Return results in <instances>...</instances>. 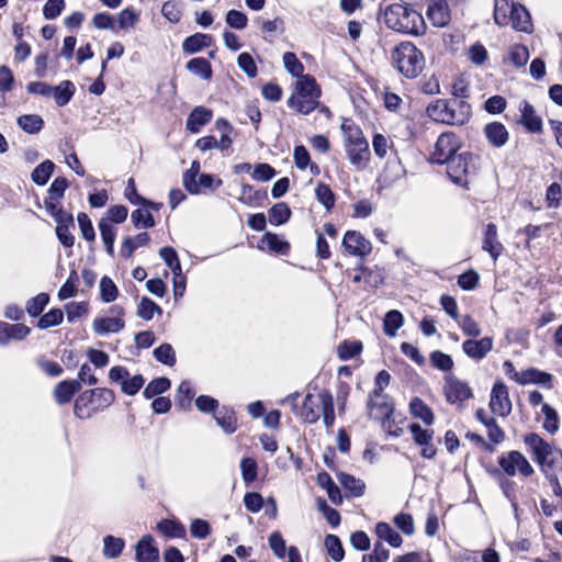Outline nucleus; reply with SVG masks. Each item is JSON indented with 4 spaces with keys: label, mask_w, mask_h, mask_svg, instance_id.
Wrapping results in <instances>:
<instances>
[{
    "label": "nucleus",
    "mask_w": 562,
    "mask_h": 562,
    "mask_svg": "<svg viewBox=\"0 0 562 562\" xmlns=\"http://www.w3.org/2000/svg\"><path fill=\"white\" fill-rule=\"evenodd\" d=\"M411 1L401 0L400 3L387 5L383 11V22L395 32L420 36L427 26L420 12L412 8Z\"/></svg>",
    "instance_id": "obj_1"
},
{
    "label": "nucleus",
    "mask_w": 562,
    "mask_h": 562,
    "mask_svg": "<svg viewBox=\"0 0 562 562\" xmlns=\"http://www.w3.org/2000/svg\"><path fill=\"white\" fill-rule=\"evenodd\" d=\"M427 115L435 122L447 125H463L471 117V105L457 98L437 99L427 106Z\"/></svg>",
    "instance_id": "obj_2"
},
{
    "label": "nucleus",
    "mask_w": 562,
    "mask_h": 562,
    "mask_svg": "<svg viewBox=\"0 0 562 562\" xmlns=\"http://www.w3.org/2000/svg\"><path fill=\"white\" fill-rule=\"evenodd\" d=\"M340 127L344 135V147L350 164L359 170L364 169L370 157V149L362 130L349 119H345Z\"/></svg>",
    "instance_id": "obj_3"
},
{
    "label": "nucleus",
    "mask_w": 562,
    "mask_h": 562,
    "mask_svg": "<svg viewBox=\"0 0 562 562\" xmlns=\"http://www.w3.org/2000/svg\"><path fill=\"white\" fill-rule=\"evenodd\" d=\"M392 65L407 79L417 78L425 68V57L411 42H402L391 52Z\"/></svg>",
    "instance_id": "obj_4"
},
{
    "label": "nucleus",
    "mask_w": 562,
    "mask_h": 562,
    "mask_svg": "<svg viewBox=\"0 0 562 562\" xmlns=\"http://www.w3.org/2000/svg\"><path fill=\"white\" fill-rule=\"evenodd\" d=\"M321 89L313 77L304 76L295 85V92L289 98L288 106L301 114H310L319 105Z\"/></svg>",
    "instance_id": "obj_5"
},
{
    "label": "nucleus",
    "mask_w": 562,
    "mask_h": 562,
    "mask_svg": "<svg viewBox=\"0 0 562 562\" xmlns=\"http://www.w3.org/2000/svg\"><path fill=\"white\" fill-rule=\"evenodd\" d=\"M445 164L450 180L458 186L467 187L470 177L475 175L479 168V157L465 151L450 158Z\"/></svg>",
    "instance_id": "obj_6"
},
{
    "label": "nucleus",
    "mask_w": 562,
    "mask_h": 562,
    "mask_svg": "<svg viewBox=\"0 0 562 562\" xmlns=\"http://www.w3.org/2000/svg\"><path fill=\"white\" fill-rule=\"evenodd\" d=\"M524 441L531 449L535 460L540 465L542 472L553 469L557 460L553 457L551 445L537 434H528Z\"/></svg>",
    "instance_id": "obj_7"
},
{
    "label": "nucleus",
    "mask_w": 562,
    "mask_h": 562,
    "mask_svg": "<svg viewBox=\"0 0 562 562\" xmlns=\"http://www.w3.org/2000/svg\"><path fill=\"white\" fill-rule=\"evenodd\" d=\"M461 147L459 137L452 132H446L439 135L434 151L431 154V161L442 165L457 156V151Z\"/></svg>",
    "instance_id": "obj_8"
},
{
    "label": "nucleus",
    "mask_w": 562,
    "mask_h": 562,
    "mask_svg": "<svg viewBox=\"0 0 562 562\" xmlns=\"http://www.w3.org/2000/svg\"><path fill=\"white\" fill-rule=\"evenodd\" d=\"M109 379L112 382L120 383L121 391L131 396L138 393L145 383V379L142 374L131 376L128 370L121 366H115L110 369Z\"/></svg>",
    "instance_id": "obj_9"
},
{
    "label": "nucleus",
    "mask_w": 562,
    "mask_h": 562,
    "mask_svg": "<svg viewBox=\"0 0 562 562\" xmlns=\"http://www.w3.org/2000/svg\"><path fill=\"white\" fill-rule=\"evenodd\" d=\"M498 464L509 476H514L517 472H519L521 475L527 477L533 473V468L526 459V457L516 450L501 456L498 458Z\"/></svg>",
    "instance_id": "obj_10"
},
{
    "label": "nucleus",
    "mask_w": 562,
    "mask_h": 562,
    "mask_svg": "<svg viewBox=\"0 0 562 562\" xmlns=\"http://www.w3.org/2000/svg\"><path fill=\"white\" fill-rule=\"evenodd\" d=\"M445 396L451 403H462L473 396L471 387L452 374L445 376Z\"/></svg>",
    "instance_id": "obj_11"
},
{
    "label": "nucleus",
    "mask_w": 562,
    "mask_h": 562,
    "mask_svg": "<svg viewBox=\"0 0 562 562\" xmlns=\"http://www.w3.org/2000/svg\"><path fill=\"white\" fill-rule=\"evenodd\" d=\"M490 407L492 412L501 417H506L512 412V402L508 389L503 381H497L491 391Z\"/></svg>",
    "instance_id": "obj_12"
},
{
    "label": "nucleus",
    "mask_w": 562,
    "mask_h": 562,
    "mask_svg": "<svg viewBox=\"0 0 562 562\" xmlns=\"http://www.w3.org/2000/svg\"><path fill=\"white\" fill-rule=\"evenodd\" d=\"M342 246L352 256L366 257L372 250L371 243L359 232L348 231L342 239Z\"/></svg>",
    "instance_id": "obj_13"
},
{
    "label": "nucleus",
    "mask_w": 562,
    "mask_h": 562,
    "mask_svg": "<svg viewBox=\"0 0 562 562\" xmlns=\"http://www.w3.org/2000/svg\"><path fill=\"white\" fill-rule=\"evenodd\" d=\"M113 313H116V317H98L93 321V329L99 335H106L110 333L121 331L125 323L122 319L123 308L115 305L111 308Z\"/></svg>",
    "instance_id": "obj_14"
},
{
    "label": "nucleus",
    "mask_w": 562,
    "mask_h": 562,
    "mask_svg": "<svg viewBox=\"0 0 562 562\" xmlns=\"http://www.w3.org/2000/svg\"><path fill=\"white\" fill-rule=\"evenodd\" d=\"M493 349V338L492 337H483L479 340L476 339H467L462 344L463 352L471 359L475 361H481L486 357V355Z\"/></svg>",
    "instance_id": "obj_15"
},
{
    "label": "nucleus",
    "mask_w": 562,
    "mask_h": 562,
    "mask_svg": "<svg viewBox=\"0 0 562 562\" xmlns=\"http://www.w3.org/2000/svg\"><path fill=\"white\" fill-rule=\"evenodd\" d=\"M426 14L436 27H443L450 21V10L446 0H428Z\"/></svg>",
    "instance_id": "obj_16"
},
{
    "label": "nucleus",
    "mask_w": 562,
    "mask_h": 562,
    "mask_svg": "<svg viewBox=\"0 0 562 562\" xmlns=\"http://www.w3.org/2000/svg\"><path fill=\"white\" fill-rule=\"evenodd\" d=\"M89 401L92 412L103 411L114 402V393L110 389L100 387L82 392Z\"/></svg>",
    "instance_id": "obj_17"
},
{
    "label": "nucleus",
    "mask_w": 562,
    "mask_h": 562,
    "mask_svg": "<svg viewBox=\"0 0 562 562\" xmlns=\"http://www.w3.org/2000/svg\"><path fill=\"white\" fill-rule=\"evenodd\" d=\"M213 117L212 110L204 106H195L187 119V130L193 134H196L201 128L210 123Z\"/></svg>",
    "instance_id": "obj_18"
},
{
    "label": "nucleus",
    "mask_w": 562,
    "mask_h": 562,
    "mask_svg": "<svg viewBox=\"0 0 562 562\" xmlns=\"http://www.w3.org/2000/svg\"><path fill=\"white\" fill-rule=\"evenodd\" d=\"M482 249L490 254L494 261L497 260L504 247L497 239V227L490 223L485 227Z\"/></svg>",
    "instance_id": "obj_19"
},
{
    "label": "nucleus",
    "mask_w": 562,
    "mask_h": 562,
    "mask_svg": "<svg viewBox=\"0 0 562 562\" xmlns=\"http://www.w3.org/2000/svg\"><path fill=\"white\" fill-rule=\"evenodd\" d=\"M484 135L487 142L496 148L503 147L509 138V133L504 124L492 122L485 125Z\"/></svg>",
    "instance_id": "obj_20"
},
{
    "label": "nucleus",
    "mask_w": 562,
    "mask_h": 562,
    "mask_svg": "<svg viewBox=\"0 0 562 562\" xmlns=\"http://www.w3.org/2000/svg\"><path fill=\"white\" fill-rule=\"evenodd\" d=\"M508 23L512 24L513 29L519 32L529 33L532 29L529 12L519 3L512 8L510 15L508 16Z\"/></svg>",
    "instance_id": "obj_21"
},
{
    "label": "nucleus",
    "mask_w": 562,
    "mask_h": 562,
    "mask_svg": "<svg viewBox=\"0 0 562 562\" xmlns=\"http://www.w3.org/2000/svg\"><path fill=\"white\" fill-rule=\"evenodd\" d=\"M151 536L143 537L136 544V561L137 562H157L159 559V552L156 547L153 546Z\"/></svg>",
    "instance_id": "obj_22"
},
{
    "label": "nucleus",
    "mask_w": 562,
    "mask_h": 562,
    "mask_svg": "<svg viewBox=\"0 0 562 562\" xmlns=\"http://www.w3.org/2000/svg\"><path fill=\"white\" fill-rule=\"evenodd\" d=\"M81 389L77 380H65L59 382L54 390V397L58 404H67L71 401L74 394Z\"/></svg>",
    "instance_id": "obj_23"
},
{
    "label": "nucleus",
    "mask_w": 562,
    "mask_h": 562,
    "mask_svg": "<svg viewBox=\"0 0 562 562\" xmlns=\"http://www.w3.org/2000/svg\"><path fill=\"white\" fill-rule=\"evenodd\" d=\"M520 112H521V123L529 132H531V133L541 132L542 121L536 114L533 106L529 102L522 101L520 103Z\"/></svg>",
    "instance_id": "obj_24"
},
{
    "label": "nucleus",
    "mask_w": 562,
    "mask_h": 562,
    "mask_svg": "<svg viewBox=\"0 0 562 562\" xmlns=\"http://www.w3.org/2000/svg\"><path fill=\"white\" fill-rule=\"evenodd\" d=\"M213 38L209 34L195 33L187 37L182 43V49L187 54H195L205 47L211 46Z\"/></svg>",
    "instance_id": "obj_25"
},
{
    "label": "nucleus",
    "mask_w": 562,
    "mask_h": 562,
    "mask_svg": "<svg viewBox=\"0 0 562 562\" xmlns=\"http://www.w3.org/2000/svg\"><path fill=\"white\" fill-rule=\"evenodd\" d=\"M519 378L520 379H519L518 384H521V385L533 383V384L547 385L550 387L551 381H552V375L550 373L540 371L536 368H530V369L521 371L519 373Z\"/></svg>",
    "instance_id": "obj_26"
},
{
    "label": "nucleus",
    "mask_w": 562,
    "mask_h": 562,
    "mask_svg": "<svg viewBox=\"0 0 562 562\" xmlns=\"http://www.w3.org/2000/svg\"><path fill=\"white\" fill-rule=\"evenodd\" d=\"M75 91V85L69 80H64L58 86H53L50 97L54 98L58 106H65L70 102Z\"/></svg>",
    "instance_id": "obj_27"
},
{
    "label": "nucleus",
    "mask_w": 562,
    "mask_h": 562,
    "mask_svg": "<svg viewBox=\"0 0 562 562\" xmlns=\"http://www.w3.org/2000/svg\"><path fill=\"white\" fill-rule=\"evenodd\" d=\"M149 240L150 237L148 233H139L135 237H125L121 247V256L124 258H131L138 247L146 246Z\"/></svg>",
    "instance_id": "obj_28"
},
{
    "label": "nucleus",
    "mask_w": 562,
    "mask_h": 562,
    "mask_svg": "<svg viewBox=\"0 0 562 562\" xmlns=\"http://www.w3.org/2000/svg\"><path fill=\"white\" fill-rule=\"evenodd\" d=\"M411 414L427 425L434 423V413L430 407L419 397H414L409 403Z\"/></svg>",
    "instance_id": "obj_29"
},
{
    "label": "nucleus",
    "mask_w": 562,
    "mask_h": 562,
    "mask_svg": "<svg viewBox=\"0 0 562 562\" xmlns=\"http://www.w3.org/2000/svg\"><path fill=\"white\" fill-rule=\"evenodd\" d=\"M337 479L344 488L349 492L350 496L359 497L363 494L366 485L360 479L344 472L337 473Z\"/></svg>",
    "instance_id": "obj_30"
},
{
    "label": "nucleus",
    "mask_w": 562,
    "mask_h": 562,
    "mask_svg": "<svg viewBox=\"0 0 562 562\" xmlns=\"http://www.w3.org/2000/svg\"><path fill=\"white\" fill-rule=\"evenodd\" d=\"M200 162L198 160L192 161L191 167L183 172L182 183L186 190L191 194L200 193V186L196 182V178L200 173Z\"/></svg>",
    "instance_id": "obj_31"
},
{
    "label": "nucleus",
    "mask_w": 562,
    "mask_h": 562,
    "mask_svg": "<svg viewBox=\"0 0 562 562\" xmlns=\"http://www.w3.org/2000/svg\"><path fill=\"white\" fill-rule=\"evenodd\" d=\"M186 68L193 75L210 80L212 78V66L210 61L203 57H194L187 63Z\"/></svg>",
    "instance_id": "obj_32"
},
{
    "label": "nucleus",
    "mask_w": 562,
    "mask_h": 562,
    "mask_svg": "<svg viewBox=\"0 0 562 562\" xmlns=\"http://www.w3.org/2000/svg\"><path fill=\"white\" fill-rule=\"evenodd\" d=\"M317 401H319L324 424L327 428H330L335 422L333 396L329 392H321Z\"/></svg>",
    "instance_id": "obj_33"
},
{
    "label": "nucleus",
    "mask_w": 562,
    "mask_h": 562,
    "mask_svg": "<svg viewBox=\"0 0 562 562\" xmlns=\"http://www.w3.org/2000/svg\"><path fill=\"white\" fill-rule=\"evenodd\" d=\"M125 548V541L122 538L114 536H105L103 538V555L106 559L119 558Z\"/></svg>",
    "instance_id": "obj_34"
},
{
    "label": "nucleus",
    "mask_w": 562,
    "mask_h": 562,
    "mask_svg": "<svg viewBox=\"0 0 562 562\" xmlns=\"http://www.w3.org/2000/svg\"><path fill=\"white\" fill-rule=\"evenodd\" d=\"M375 533L380 539L385 540L390 546L394 548L401 547L403 542L400 533L393 530L389 524L383 521L376 524Z\"/></svg>",
    "instance_id": "obj_35"
},
{
    "label": "nucleus",
    "mask_w": 562,
    "mask_h": 562,
    "mask_svg": "<svg viewBox=\"0 0 562 562\" xmlns=\"http://www.w3.org/2000/svg\"><path fill=\"white\" fill-rule=\"evenodd\" d=\"M16 123L21 130L29 134H36L44 126L43 119L37 114L21 115L18 117Z\"/></svg>",
    "instance_id": "obj_36"
},
{
    "label": "nucleus",
    "mask_w": 562,
    "mask_h": 562,
    "mask_svg": "<svg viewBox=\"0 0 562 562\" xmlns=\"http://www.w3.org/2000/svg\"><path fill=\"white\" fill-rule=\"evenodd\" d=\"M99 229L101 233V238L105 246L106 252L113 257L114 256V241L116 236V229L109 223L108 220H101L99 222Z\"/></svg>",
    "instance_id": "obj_37"
},
{
    "label": "nucleus",
    "mask_w": 562,
    "mask_h": 562,
    "mask_svg": "<svg viewBox=\"0 0 562 562\" xmlns=\"http://www.w3.org/2000/svg\"><path fill=\"white\" fill-rule=\"evenodd\" d=\"M214 417L226 434H233L236 430L237 419L233 409L223 407Z\"/></svg>",
    "instance_id": "obj_38"
},
{
    "label": "nucleus",
    "mask_w": 562,
    "mask_h": 562,
    "mask_svg": "<svg viewBox=\"0 0 562 562\" xmlns=\"http://www.w3.org/2000/svg\"><path fill=\"white\" fill-rule=\"evenodd\" d=\"M55 169V165L52 160H45L41 162L35 169L32 171L31 178L32 181L37 186H44L49 180Z\"/></svg>",
    "instance_id": "obj_39"
},
{
    "label": "nucleus",
    "mask_w": 562,
    "mask_h": 562,
    "mask_svg": "<svg viewBox=\"0 0 562 562\" xmlns=\"http://www.w3.org/2000/svg\"><path fill=\"white\" fill-rule=\"evenodd\" d=\"M403 325V315L396 310H392L385 314L383 321V329L386 336L394 337L396 331Z\"/></svg>",
    "instance_id": "obj_40"
},
{
    "label": "nucleus",
    "mask_w": 562,
    "mask_h": 562,
    "mask_svg": "<svg viewBox=\"0 0 562 562\" xmlns=\"http://www.w3.org/2000/svg\"><path fill=\"white\" fill-rule=\"evenodd\" d=\"M157 528L169 538H183L186 536L184 526L176 520L164 519L158 522Z\"/></svg>",
    "instance_id": "obj_41"
},
{
    "label": "nucleus",
    "mask_w": 562,
    "mask_h": 562,
    "mask_svg": "<svg viewBox=\"0 0 562 562\" xmlns=\"http://www.w3.org/2000/svg\"><path fill=\"white\" fill-rule=\"evenodd\" d=\"M494 21L498 25H507L508 16L510 15V10L513 7H516L517 3H514L513 0H494Z\"/></svg>",
    "instance_id": "obj_42"
},
{
    "label": "nucleus",
    "mask_w": 562,
    "mask_h": 562,
    "mask_svg": "<svg viewBox=\"0 0 562 562\" xmlns=\"http://www.w3.org/2000/svg\"><path fill=\"white\" fill-rule=\"evenodd\" d=\"M494 21L498 25H507L508 16L510 15V10L513 7H516L517 3H514L513 0H494Z\"/></svg>",
    "instance_id": "obj_43"
},
{
    "label": "nucleus",
    "mask_w": 562,
    "mask_h": 562,
    "mask_svg": "<svg viewBox=\"0 0 562 562\" xmlns=\"http://www.w3.org/2000/svg\"><path fill=\"white\" fill-rule=\"evenodd\" d=\"M155 313L161 315L162 308L147 296L142 297L137 305V316L144 321H150L153 319Z\"/></svg>",
    "instance_id": "obj_44"
},
{
    "label": "nucleus",
    "mask_w": 562,
    "mask_h": 562,
    "mask_svg": "<svg viewBox=\"0 0 562 562\" xmlns=\"http://www.w3.org/2000/svg\"><path fill=\"white\" fill-rule=\"evenodd\" d=\"M291 210L286 203L280 202L269 210V221L273 225H282L289 221Z\"/></svg>",
    "instance_id": "obj_45"
},
{
    "label": "nucleus",
    "mask_w": 562,
    "mask_h": 562,
    "mask_svg": "<svg viewBox=\"0 0 562 562\" xmlns=\"http://www.w3.org/2000/svg\"><path fill=\"white\" fill-rule=\"evenodd\" d=\"M159 256L165 261V263L171 269L175 277H181L182 269L180 265V260L176 250L172 247H164L159 250Z\"/></svg>",
    "instance_id": "obj_46"
},
{
    "label": "nucleus",
    "mask_w": 562,
    "mask_h": 562,
    "mask_svg": "<svg viewBox=\"0 0 562 562\" xmlns=\"http://www.w3.org/2000/svg\"><path fill=\"white\" fill-rule=\"evenodd\" d=\"M154 358L166 366L173 367L176 364V352L170 344H161L154 352Z\"/></svg>",
    "instance_id": "obj_47"
},
{
    "label": "nucleus",
    "mask_w": 562,
    "mask_h": 562,
    "mask_svg": "<svg viewBox=\"0 0 562 562\" xmlns=\"http://www.w3.org/2000/svg\"><path fill=\"white\" fill-rule=\"evenodd\" d=\"M171 382L169 379L161 376L150 381L145 387L143 394L146 398H153L167 390H169Z\"/></svg>",
    "instance_id": "obj_48"
},
{
    "label": "nucleus",
    "mask_w": 562,
    "mask_h": 562,
    "mask_svg": "<svg viewBox=\"0 0 562 562\" xmlns=\"http://www.w3.org/2000/svg\"><path fill=\"white\" fill-rule=\"evenodd\" d=\"M325 547L327 549L328 554L330 558L336 561L340 562L345 557V551L341 544L340 539L335 535H328L325 537Z\"/></svg>",
    "instance_id": "obj_49"
},
{
    "label": "nucleus",
    "mask_w": 562,
    "mask_h": 562,
    "mask_svg": "<svg viewBox=\"0 0 562 562\" xmlns=\"http://www.w3.org/2000/svg\"><path fill=\"white\" fill-rule=\"evenodd\" d=\"M64 313L60 308H52L38 319L37 327L46 329L57 326L63 322Z\"/></svg>",
    "instance_id": "obj_50"
},
{
    "label": "nucleus",
    "mask_w": 562,
    "mask_h": 562,
    "mask_svg": "<svg viewBox=\"0 0 562 562\" xmlns=\"http://www.w3.org/2000/svg\"><path fill=\"white\" fill-rule=\"evenodd\" d=\"M48 302L49 295L47 293H40L26 303V312L33 317L38 316Z\"/></svg>",
    "instance_id": "obj_51"
},
{
    "label": "nucleus",
    "mask_w": 562,
    "mask_h": 562,
    "mask_svg": "<svg viewBox=\"0 0 562 562\" xmlns=\"http://www.w3.org/2000/svg\"><path fill=\"white\" fill-rule=\"evenodd\" d=\"M316 199L326 210H330L335 205V194L333 193L329 186L325 183H318L315 189Z\"/></svg>",
    "instance_id": "obj_52"
},
{
    "label": "nucleus",
    "mask_w": 562,
    "mask_h": 562,
    "mask_svg": "<svg viewBox=\"0 0 562 562\" xmlns=\"http://www.w3.org/2000/svg\"><path fill=\"white\" fill-rule=\"evenodd\" d=\"M529 59V50L524 45H514L508 53V60L516 67H522Z\"/></svg>",
    "instance_id": "obj_53"
},
{
    "label": "nucleus",
    "mask_w": 562,
    "mask_h": 562,
    "mask_svg": "<svg viewBox=\"0 0 562 562\" xmlns=\"http://www.w3.org/2000/svg\"><path fill=\"white\" fill-rule=\"evenodd\" d=\"M131 218L136 228H150L155 226L154 216L148 211L142 209L133 211Z\"/></svg>",
    "instance_id": "obj_54"
},
{
    "label": "nucleus",
    "mask_w": 562,
    "mask_h": 562,
    "mask_svg": "<svg viewBox=\"0 0 562 562\" xmlns=\"http://www.w3.org/2000/svg\"><path fill=\"white\" fill-rule=\"evenodd\" d=\"M362 350V344L360 341H344L338 347V357L341 360H349Z\"/></svg>",
    "instance_id": "obj_55"
},
{
    "label": "nucleus",
    "mask_w": 562,
    "mask_h": 562,
    "mask_svg": "<svg viewBox=\"0 0 562 562\" xmlns=\"http://www.w3.org/2000/svg\"><path fill=\"white\" fill-rule=\"evenodd\" d=\"M542 413L544 415L543 428L550 434H554L559 429V418L554 408L549 404L542 405Z\"/></svg>",
    "instance_id": "obj_56"
},
{
    "label": "nucleus",
    "mask_w": 562,
    "mask_h": 562,
    "mask_svg": "<svg viewBox=\"0 0 562 562\" xmlns=\"http://www.w3.org/2000/svg\"><path fill=\"white\" fill-rule=\"evenodd\" d=\"M314 406H321L319 403L315 404L314 398L311 394L305 396L303 408H302V417L306 423L313 424L318 420L319 412L314 409Z\"/></svg>",
    "instance_id": "obj_57"
},
{
    "label": "nucleus",
    "mask_w": 562,
    "mask_h": 562,
    "mask_svg": "<svg viewBox=\"0 0 562 562\" xmlns=\"http://www.w3.org/2000/svg\"><path fill=\"white\" fill-rule=\"evenodd\" d=\"M265 198L259 191L254 190L250 184H243L239 201L247 205H255L259 203Z\"/></svg>",
    "instance_id": "obj_58"
},
{
    "label": "nucleus",
    "mask_w": 562,
    "mask_h": 562,
    "mask_svg": "<svg viewBox=\"0 0 562 562\" xmlns=\"http://www.w3.org/2000/svg\"><path fill=\"white\" fill-rule=\"evenodd\" d=\"M430 361L434 367L441 371H450L453 368V360L452 358L443 353L442 351L436 350L430 353Z\"/></svg>",
    "instance_id": "obj_59"
},
{
    "label": "nucleus",
    "mask_w": 562,
    "mask_h": 562,
    "mask_svg": "<svg viewBox=\"0 0 562 562\" xmlns=\"http://www.w3.org/2000/svg\"><path fill=\"white\" fill-rule=\"evenodd\" d=\"M243 480L246 484L252 483L257 479V462L251 458H244L240 462Z\"/></svg>",
    "instance_id": "obj_60"
},
{
    "label": "nucleus",
    "mask_w": 562,
    "mask_h": 562,
    "mask_svg": "<svg viewBox=\"0 0 562 562\" xmlns=\"http://www.w3.org/2000/svg\"><path fill=\"white\" fill-rule=\"evenodd\" d=\"M100 293L102 300L110 303L116 299L117 288L110 278L103 277L100 281Z\"/></svg>",
    "instance_id": "obj_61"
},
{
    "label": "nucleus",
    "mask_w": 562,
    "mask_h": 562,
    "mask_svg": "<svg viewBox=\"0 0 562 562\" xmlns=\"http://www.w3.org/2000/svg\"><path fill=\"white\" fill-rule=\"evenodd\" d=\"M468 57L474 65L481 66L487 60L488 53L481 43H475L469 47Z\"/></svg>",
    "instance_id": "obj_62"
},
{
    "label": "nucleus",
    "mask_w": 562,
    "mask_h": 562,
    "mask_svg": "<svg viewBox=\"0 0 562 562\" xmlns=\"http://www.w3.org/2000/svg\"><path fill=\"white\" fill-rule=\"evenodd\" d=\"M414 441L420 446L431 442L434 430L423 429L419 424L409 425Z\"/></svg>",
    "instance_id": "obj_63"
},
{
    "label": "nucleus",
    "mask_w": 562,
    "mask_h": 562,
    "mask_svg": "<svg viewBox=\"0 0 562 562\" xmlns=\"http://www.w3.org/2000/svg\"><path fill=\"white\" fill-rule=\"evenodd\" d=\"M395 526L405 535L412 536L415 532L414 520L411 514L401 513L394 517Z\"/></svg>",
    "instance_id": "obj_64"
}]
</instances>
